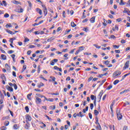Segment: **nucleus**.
<instances>
[{
	"label": "nucleus",
	"mask_w": 130,
	"mask_h": 130,
	"mask_svg": "<svg viewBox=\"0 0 130 130\" xmlns=\"http://www.w3.org/2000/svg\"><path fill=\"white\" fill-rule=\"evenodd\" d=\"M116 113L118 120H120V119H122V115L120 114V111L119 110V109H116Z\"/></svg>",
	"instance_id": "nucleus-1"
},
{
	"label": "nucleus",
	"mask_w": 130,
	"mask_h": 130,
	"mask_svg": "<svg viewBox=\"0 0 130 130\" xmlns=\"http://www.w3.org/2000/svg\"><path fill=\"white\" fill-rule=\"evenodd\" d=\"M120 75H121V72L119 71H116L113 74V78L117 79V78H118V76H120Z\"/></svg>",
	"instance_id": "nucleus-2"
},
{
	"label": "nucleus",
	"mask_w": 130,
	"mask_h": 130,
	"mask_svg": "<svg viewBox=\"0 0 130 130\" xmlns=\"http://www.w3.org/2000/svg\"><path fill=\"white\" fill-rule=\"evenodd\" d=\"M25 119L26 120V123H29L28 121H31L32 120V117L29 114H27L25 115Z\"/></svg>",
	"instance_id": "nucleus-3"
},
{
	"label": "nucleus",
	"mask_w": 130,
	"mask_h": 130,
	"mask_svg": "<svg viewBox=\"0 0 130 130\" xmlns=\"http://www.w3.org/2000/svg\"><path fill=\"white\" fill-rule=\"evenodd\" d=\"M42 102L41 99L39 98L38 96H36V103L37 104H40Z\"/></svg>",
	"instance_id": "nucleus-4"
},
{
	"label": "nucleus",
	"mask_w": 130,
	"mask_h": 130,
	"mask_svg": "<svg viewBox=\"0 0 130 130\" xmlns=\"http://www.w3.org/2000/svg\"><path fill=\"white\" fill-rule=\"evenodd\" d=\"M85 48V47H84L83 46H81L80 47H79V48L76 51V52H75V54H78L79 52H80V51H82V50H84V49Z\"/></svg>",
	"instance_id": "nucleus-5"
},
{
	"label": "nucleus",
	"mask_w": 130,
	"mask_h": 130,
	"mask_svg": "<svg viewBox=\"0 0 130 130\" xmlns=\"http://www.w3.org/2000/svg\"><path fill=\"white\" fill-rule=\"evenodd\" d=\"M129 67V61H127L124 64V67L123 68V69H127L128 68V67Z\"/></svg>",
	"instance_id": "nucleus-6"
},
{
	"label": "nucleus",
	"mask_w": 130,
	"mask_h": 130,
	"mask_svg": "<svg viewBox=\"0 0 130 130\" xmlns=\"http://www.w3.org/2000/svg\"><path fill=\"white\" fill-rule=\"evenodd\" d=\"M123 13L124 14H127L128 15H129L130 11L128 10V9L124 8V11H123Z\"/></svg>",
	"instance_id": "nucleus-7"
},
{
	"label": "nucleus",
	"mask_w": 130,
	"mask_h": 130,
	"mask_svg": "<svg viewBox=\"0 0 130 130\" xmlns=\"http://www.w3.org/2000/svg\"><path fill=\"white\" fill-rule=\"evenodd\" d=\"M6 88H7V90L10 91V92H13L14 91V89H13V87H11L9 85H7L6 86Z\"/></svg>",
	"instance_id": "nucleus-8"
},
{
	"label": "nucleus",
	"mask_w": 130,
	"mask_h": 130,
	"mask_svg": "<svg viewBox=\"0 0 130 130\" xmlns=\"http://www.w3.org/2000/svg\"><path fill=\"white\" fill-rule=\"evenodd\" d=\"M115 103V101H113V102L112 103V104H111V106H110V109H111V112H113V105H114Z\"/></svg>",
	"instance_id": "nucleus-9"
},
{
	"label": "nucleus",
	"mask_w": 130,
	"mask_h": 130,
	"mask_svg": "<svg viewBox=\"0 0 130 130\" xmlns=\"http://www.w3.org/2000/svg\"><path fill=\"white\" fill-rule=\"evenodd\" d=\"M103 95V90H101L98 96L99 99H100V100H101V97H102Z\"/></svg>",
	"instance_id": "nucleus-10"
},
{
	"label": "nucleus",
	"mask_w": 130,
	"mask_h": 130,
	"mask_svg": "<svg viewBox=\"0 0 130 130\" xmlns=\"http://www.w3.org/2000/svg\"><path fill=\"white\" fill-rule=\"evenodd\" d=\"M19 125L15 124L13 125V128L14 129H19Z\"/></svg>",
	"instance_id": "nucleus-11"
},
{
	"label": "nucleus",
	"mask_w": 130,
	"mask_h": 130,
	"mask_svg": "<svg viewBox=\"0 0 130 130\" xmlns=\"http://www.w3.org/2000/svg\"><path fill=\"white\" fill-rule=\"evenodd\" d=\"M36 11H37V12H38V13H39V14H40V15H42V10H41V9H40L39 8H37Z\"/></svg>",
	"instance_id": "nucleus-12"
},
{
	"label": "nucleus",
	"mask_w": 130,
	"mask_h": 130,
	"mask_svg": "<svg viewBox=\"0 0 130 130\" xmlns=\"http://www.w3.org/2000/svg\"><path fill=\"white\" fill-rule=\"evenodd\" d=\"M90 23H95V16L92 17L90 19Z\"/></svg>",
	"instance_id": "nucleus-13"
},
{
	"label": "nucleus",
	"mask_w": 130,
	"mask_h": 130,
	"mask_svg": "<svg viewBox=\"0 0 130 130\" xmlns=\"http://www.w3.org/2000/svg\"><path fill=\"white\" fill-rule=\"evenodd\" d=\"M3 81H7V78L6 77V76H5V74H3L1 77Z\"/></svg>",
	"instance_id": "nucleus-14"
},
{
	"label": "nucleus",
	"mask_w": 130,
	"mask_h": 130,
	"mask_svg": "<svg viewBox=\"0 0 130 130\" xmlns=\"http://www.w3.org/2000/svg\"><path fill=\"white\" fill-rule=\"evenodd\" d=\"M1 57L4 60H6L7 59V56H6L5 55L2 54Z\"/></svg>",
	"instance_id": "nucleus-15"
},
{
	"label": "nucleus",
	"mask_w": 130,
	"mask_h": 130,
	"mask_svg": "<svg viewBox=\"0 0 130 130\" xmlns=\"http://www.w3.org/2000/svg\"><path fill=\"white\" fill-rule=\"evenodd\" d=\"M6 31L8 33H9V34H11V35H14V34H15L14 32L11 31L10 29H7Z\"/></svg>",
	"instance_id": "nucleus-16"
},
{
	"label": "nucleus",
	"mask_w": 130,
	"mask_h": 130,
	"mask_svg": "<svg viewBox=\"0 0 130 130\" xmlns=\"http://www.w3.org/2000/svg\"><path fill=\"white\" fill-rule=\"evenodd\" d=\"M128 75H130V73H128V74H125L124 76H123L122 77V79L121 80V81H122V80H124L125 77H127V76H128Z\"/></svg>",
	"instance_id": "nucleus-17"
},
{
	"label": "nucleus",
	"mask_w": 130,
	"mask_h": 130,
	"mask_svg": "<svg viewBox=\"0 0 130 130\" xmlns=\"http://www.w3.org/2000/svg\"><path fill=\"white\" fill-rule=\"evenodd\" d=\"M13 4H15V5H21V3L20 2L17 1L16 0L13 1Z\"/></svg>",
	"instance_id": "nucleus-18"
},
{
	"label": "nucleus",
	"mask_w": 130,
	"mask_h": 130,
	"mask_svg": "<svg viewBox=\"0 0 130 130\" xmlns=\"http://www.w3.org/2000/svg\"><path fill=\"white\" fill-rule=\"evenodd\" d=\"M31 96H32V93L27 94V98L28 100H31Z\"/></svg>",
	"instance_id": "nucleus-19"
},
{
	"label": "nucleus",
	"mask_w": 130,
	"mask_h": 130,
	"mask_svg": "<svg viewBox=\"0 0 130 130\" xmlns=\"http://www.w3.org/2000/svg\"><path fill=\"white\" fill-rule=\"evenodd\" d=\"M11 57H12L14 62H15L16 61V60H15V57H16V55H15L14 54H13L11 55Z\"/></svg>",
	"instance_id": "nucleus-20"
},
{
	"label": "nucleus",
	"mask_w": 130,
	"mask_h": 130,
	"mask_svg": "<svg viewBox=\"0 0 130 130\" xmlns=\"http://www.w3.org/2000/svg\"><path fill=\"white\" fill-rule=\"evenodd\" d=\"M119 5L120 6H124V5H125V3L123 2V0H120Z\"/></svg>",
	"instance_id": "nucleus-21"
},
{
	"label": "nucleus",
	"mask_w": 130,
	"mask_h": 130,
	"mask_svg": "<svg viewBox=\"0 0 130 130\" xmlns=\"http://www.w3.org/2000/svg\"><path fill=\"white\" fill-rule=\"evenodd\" d=\"M52 40H54V38L53 37H52L49 38L47 40V42H50V41H52Z\"/></svg>",
	"instance_id": "nucleus-22"
},
{
	"label": "nucleus",
	"mask_w": 130,
	"mask_h": 130,
	"mask_svg": "<svg viewBox=\"0 0 130 130\" xmlns=\"http://www.w3.org/2000/svg\"><path fill=\"white\" fill-rule=\"evenodd\" d=\"M128 91H129V90H126V89H125V90H124L121 91V92H120V94H124V93H125V92H128Z\"/></svg>",
	"instance_id": "nucleus-23"
},
{
	"label": "nucleus",
	"mask_w": 130,
	"mask_h": 130,
	"mask_svg": "<svg viewBox=\"0 0 130 130\" xmlns=\"http://www.w3.org/2000/svg\"><path fill=\"white\" fill-rule=\"evenodd\" d=\"M90 98L91 99V100H95V99H96V96H95L94 95L91 94L90 95Z\"/></svg>",
	"instance_id": "nucleus-24"
},
{
	"label": "nucleus",
	"mask_w": 130,
	"mask_h": 130,
	"mask_svg": "<svg viewBox=\"0 0 130 130\" xmlns=\"http://www.w3.org/2000/svg\"><path fill=\"white\" fill-rule=\"evenodd\" d=\"M26 68H27V66L26 65H24L23 67L21 73H23V72H24L25 70H26Z\"/></svg>",
	"instance_id": "nucleus-25"
},
{
	"label": "nucleus",
	"mask_w": 130,
	"mask_h": 130,
	"mask_svg": "<svg viewBox=\"0 0 130 130\" xmlns=\"http://www.w3.org/2000/svg\"><path fill=\"white\" fill-rule=\"evenodd\" d=\"M71 25L72 26V27H76V26H77V25L76 24H75V22H71Z\"/></svg>",
	"instance_id": "nucleus-26"
},
{
	"label": "nucleus",
	"mask_w": 130,
	"mask_h": 130,
	"mask_svg": "<svg viewBox=\"0 0 130 130\" xmlns=\"http://www.w3.org/2000/svg\"><path fill=\"white\" fill-rule=\"evenodd\" d=\"M43 86H44V84H43V83H42V82H41V83H40V85H39L38 86V87L39 88H41V87H43Z\"/></svg>",
	"instance_id": "nucleus-27"
},
{
	"label": "nucleus",
	"mask_w": 130,
	"mask_h": 130,
	"mask_svg": "<svg viewBox=\"0 0 130 130\" xmlns=\"http://www.w3.org/2000/svg\"><path fill=\"white\" fill-rule=\"evenodd\" d=\"M104 64H106V66H108V64H109V63L110 62V61H108V60H106V61H104Z\"/></svg>",
	"instance_id": "nucleus-28"
},
{
	"label": "nucleus",
	"mask_w": 130,
	"mask_h": 130,
	"mask_svg": "<svg viewBox=\"0 0 130 130\" xmlns=\"http://www.w3.org/2000/svg\"><path fill=\"white\" fill-rule=\"evenodd\" d=\"M94 115L96 116L99 114V112L97 111V110H94Z\"/></svg>",
	"instance_id": "nucleus-29"
},
{
	"label": "nucleus",
	"mask_w": 130,
	"mask_h": 130,
	"mask_svg": "<svg viewBox=\"0 0 130 130\" xmlns=\"http://www.w3.org/2000/svg\"><path fill=\"white\" fill-rule=\"evenodd\" d=\"M29 124H29V123H27L25 124V128H26V129H28Z\"/></svg>",
	"instance_id": "nucleus-30"
},
{
	"label": "nucleus",
	"mask_w": 130,
	"mask_h": 130,
	"mask_svg": "<svg viewBox=\"0 0 130 130\" xmlns=\"http://www.w3.org/2000/svg\"><path fill=\"white\" fill-rule=\"evenodd\" d=\"M50 79H52V80L53 82H55V80H56V78H55V77L50 76Z\"/></svg>",
	"instance_id": "nucleus-31"
},
{
	"label": "nucleus",
	"mask_w": 130,
	"mask_h": 130,
	"mask_svg": "<svg viewBox=\"0 0 130 130\" xmlns=\"http://www.w3.org/2000/svg\"><path fill=\"white\" fill-rule=\"evenodd\" d=\"M50 109H52V110H54L55 109V106H51L49 107Z\"/></svg>",
	"instance_id": "nucleus-32"
},
{
	"label": "nucleus",
	"mask_w": 130,
	"mask_h": 130,
	"mask_svg": "<svg viewBox=\"0 0 130 130\" xmlns=\"http://www.w3.org/2000/svg\"><path fill=\"white\" fill-rule=\"evenodd\" d=\"M119 82V80H116L114 81L113 84L114 85H116L117 84H118V82Z\"/></svg>",
	"instance_id": "nucleus-33"
},
{
	"label": "nucleus",
	"mask_w": 130,
	"mask_h": 130,
	"mask_svg": "<svg viewBox=\"0 0 130 130\" xmlns=\"http://www.w3.org/2000/svg\"><path fill=\"white\" fill-rule=\"evenodd\" d=\"M43 11H44V15L46 16V15H47V9H44L43 10Z\"/></svg>",
	"instance_id": "nucleus-34"
},
{
	"label": "nucleus",
	"mask_w": 130,
	"mask_h": 130,
	"mask_svg": "<svg viewBox=\"0 0 130 130\" xmlns=\"http://www.w3.org/2000/svg\"><path fill=\"white\" fill-rule=\"evenodd\" d=\"M54 100L53 99L50 98L47 99V101H50V102H53Z\"/></svg>",
	"instance_id": "nucleus-35"
},
{
	"label": "nucleus",
	"mask_w": 130,
	"mask_h": 130,
	"mask_svg": "<svg viewBox=\"0 0 130 130\" xmlns=\"http://www.w3.org/2000/svg\"><path fill=\"white\" fill-rule=\"evenodd\" d=\"M9 124H10V122H9L8 121H6L5 122V126H8V125H9Z\"/></svg>",
	"instance_id": "nucleus-36"
},
{
	"label": "nucleus",
	"mask_w": 130,
	"mask_h": 130,
	"mask_svg": "<svg viewBox=\"0 0 130 130\" xmlns=\"http://www.w3.org/2000/svg\"><path fill=\"white\" fill-rule=\"evenodd\" d=\"M93 46H95V47H96V48H98V49L101 48V47L97 45V44H93Z\"/></svg>",
	"instance_id": "nucleus-37"
},
{
	"label": "nucleus",
	"mask_w": 130,
	"mask_h": 130,
	"mask_svg": "<svg viewBox=\"0 0 130 130\" xmlns=\"http://www.w3.org/2000/svg\"><path fill=\"white\" fill-rule=\"evenodd\" d=\"M95 120H96L95 124H97L98 123H99V120L98 119V117L96 116L95 117Z\"/></svg>",
	"instance_id": "nucleus-38"
},
{
	"label": "nucleus",
	"mask_w": 130,
	"mask_h": 130,
	"mask_svg": "<svg viewBox=\"0 0 130 130\" xmlns=\"http://www.w3.org/2000/svg\"><path fill=\"white\" fill-rule=\"evenodd\" d=\"M14 52H15V51L11 50L8 52V53H9V54H12V53H14Z\"/></svg>",
	"instance_id": "nucleus-39"
},
{
	"label": "nucleus",
	"mask_w": 130,
	"mask_h": 130,
	"mask_svg": "<svg viewBox=\"0 0 130 130\" xmlns=\"http://www.w3.org/2000/svg\"><path fill=\"white\" fill-rule=\"evenodd\" d=\"M112 85H110L107 88V90H110V89H112Z\"/></svg>",
	"instance_id": "nucleus-40"
},
{
	"label": "nucleus",
	"mask_w": 130,
	"mask_h": 130,
	"mask_svg": "<svg viewBox=\"0 0 130 130\" xmlns=\"http://www.w3.org/2000/svg\"><path fill=\"white\" fill-rule=\"evenodd\" d=\"M13 86L15 90H17V89H18V86H17V84H16L15 83H14Z\"/></svg>",
	"instance_id": "nucleus-41"
},
{
	"label": "nucleus",
	"mask_w": 130,
	"mask_h": 130,
	"mask_svg": "<svg viewBox=\"0 0 130 130\" xmlns=\"http://www.w3.org/2000/svg\"><path fill=\"white\" fill-rule=\"evenodd\" d=\"M40 78L41 79H43L44 80V81H47V79L44 78V77H43V76L42 75H40Z\"/></svg>",
	"instance_id": "nucleus-42"
},
{
	"label": "nucleus",
	"mask_w": 130,
	"mask_h": 130,
	"mask_svg": "<svg viewBox=\"0 0 130 130\" xmlns=\"http://www.w3.org/2000/svg\"><path fill=\"white\" fill-rule=\"evenodd\" d=\"M79 115L80 117H83L85 116V115H83V113L82 112H79Z\"/></svg>",
	"instance_id": "nucleus-43"
},
{
	"label": "nucleus",
	"mask_w": 130,
	"mask_h": 130,
	"mask_svg": "<svg viewBox=\"0 0 130 130\" xmlns=\"http://www.w3.org/2000/svg\"><path fill=\"white\" fill-rule=\"evenodd\" d=\"M51 95H55L56 96H57V95H59V93L58 92L51 93Z\"/></svg>",
	"instance_id": "nucleus-44"
},
{
	"label": "nucleus",
	"mask_w": 130,
	"mask_h": 130,
	"mask_svg": "<svg viewBox=\"0 0 130 130\" xmlns=\"http://www.w3.org/2000/svg\"><path fill=\"white\" fill-rule=\"evenodd\" d=\"M4 17H5V18H9L10 17V15H9V14H8V13H6L4 15Z\"/></svg>",
	"instance_id": "nucleus-45"
},
{
	"label": "nucleus",
	"mask_w": 130,
	"mask_h": 130,
	"mask_svg": "<svg viewBox=\"0 0 130 130\" xmlns=\"http://www.w3.org/2000/svg\"><path fill=\"white\" fill-rule=\"evenodd\" d=\"M113 47L115 49H116V48L117 49V48H119V46H117L116 45H113Z\"/></svg>",
	"instance_id": "nucleus-46"
},
{
	"label": "nucleus",
	"mask_w": 130,
	"mask_h": 130,
	"mask_svg": "<svg viewBox=\"0 0 130 130\" xmlns=\"http://www.w3.org/2000/svg\"><path fill=\"white\" fill-rule=\"evenodd\" d=\"M93 79V77L91 76L88 79V82H91L92 80Z\"/></svg>",
	"instance_id": "nucleus-47"
},
{
	"label": "nucleus",
	"mask_w": 130,
	"mask_h": 130,
	"mask_svg": "<svg viewBox=\"0 0 130 130\" xmlns=\"http://www.w3.org/2000/svg\"><path fill=\"white\" fill-rule=\"evenodd\" d=\"M25 109L26 112H29V107H28V106H26L25 107Z\"/></svg>",
	"instance_id": "nucleus-48"
},
{
	"label": "nucleus",
	"mask_w": 130,
	"mask_h": 130,
	"mask_svg": "<svg viewBox=\"0 0 130 130\" xmlns=\"http://www.w3.org/2000/svg\"><path fill=\"white\" fill-rule=\"evenodd\" d=\"M1 129L2 130H7V127L3 126L1 127Z\"/></svg>",
	"instance_id": "nucleus-49"
},
{
	"label": "nucleus",
	"mask_w": 130,
	"mask_h": 130,
	"mask_svg": "<svg viewBox=\"0 0 130 130\" xmlns=\"http://www.w3.org/2000/svg\"><path fill=\"white\" fill-rule=\"evenodd\" d=\"M9 27H10V28H12V25H9V24H6V28H9Z\"/></svg>",
	"instance_id": "nucleus-50"
},
{
	"label": "nucleus",
	"mask_w": 130,
	"mask_h": 130,
	"mask_svg": "<svg viewBox=\"0 0 130 130\" xmlns=\"http://www.w3.org/2000/svg\"><path fill=\"white\" fill-rule=\"evenodd\" d=\"M94 108V105L93 104H90V109L92 110Z\"/></svg>",
	"instance_id": "nucleus-51"
},
{
	"label": "nucleus",
	"mask_w": 130,
	"mask_h": 130,
	"mask_svg": "<svg viewBox=\"0 0 130 130\" xmlns=\"http://www.w3.org/2000/svg\"><path fill=\"white\" fill-rule=\"evenodd\" d=\"M5 67H6V68H7V69H8V70H9V69H10V66H9V64L8 63L5 64Z\"/></svg>",
	"instance_id": "nucleus-52"
},
{
	"label": "nucleus",
	"mask_w": 130,
	"mask_h": 130,
	"mask_svg": "<svg viewBox=\"0 0 130 130\" xmlns=\"http://www.w3.org/2000/svg\"><path fill=\"white\" fill-rule=\"evenodd\" d=\"M62 16H63V18H66V11H63Z\"/></svg>",
	"instance_id": "nucleus-53"
},
{
	"label": "nucleus",
	"mask_w": 130,
	"mask_h": 130,
	"mask_svg": "<svg viewBox=\"0 0 130 130\" xmlns=\"http://www.w3.org/2000/svg\"><path fill=\"white\" fill-rule=\"evenodd\" d=\"M29 48H35V46L33 45H30L29 46Z\"/></svg>",
	"instance_id": "nucleus-54"
},
{
	"label": "nucleus",
	"mask_w": 130,
	"mask_h": 130,
	"mask_svg": "<svg viewBox=\"0 0 130 130\" xmlns=\"http://www.w3.org/2000/svg\"><path fill=\"white\" fill-rule=\"evenodd\" d=\"M86 22H88V19L85 18L84 20L82 21V23H86Z\"/></svg>",
	"instance_id": "nucleus-55"
},
{
	"label": "nucleus",
	"mask_w": 130,
	"mask_h": 130,
	"mask_svg": "<svg viewBox=\"0 0 130 130\" xmlns=\"http://www.w3.org/2000/svg\"><path fill=\"white\" fill-rule=\"evenodd\" d=\"M88 115H89V118L90 119H92V114L91 113H89Z\"/></svg>",
	"instance_id": "nucleus-56"
},
{
	"label": "nucleus",
	"mask_w": 130,
	"mask_h": 130,
	"mask_svg": "<svg viewBox=\"0 0 130 130\" xmlns=\"http://www.w3.org/2000/svg\"><path fill=\"white\" fill-rule=\"evenodd\" d=\"M29 39H27V38H25L24 39V42H27L28 41H29Z\"/></svg>",
	"instance_id": "nucleus-57"
},
{
	"label": "nucleus",
	"mask_w": 130,
	"mask_h": 130,
	"mask_svg": "<svg viewBox=\"0 0 130 130\" xmlns=\"http://www.w3.org/2000/svg\"><path fill=\"white\" fill-rule=\"evenodd\" d=\"M50 64L51 66H54V62L53 61V60L51 61Z\"/></svg>",
	"instance_id": "nucleus-58"
},
{
	"label": "nucleus",
	"mask_w": 130,
	"mask_h": 130,
	"mask_svg": "<svg viewBox=\"0 0 130 130\" xmlns=\"http://www.w3.org/2000/svg\"><path fill=\"white\" fill-rule=\"evenodd\" d=\"M5 96L3 95L2 93L1 94V99L4 100Z\"/></svg>",
	"instance_id": "nucleus-59"
},
{
	"label": "nucleus",
	"mask_w": 130,
	"mask_h": 130,
	"mask_svg": "<svg viewBox=\"0 0 130 130\" xmlns=\"http://www.w3.org/2000/svg\"><path fill=\"white\" fill-rule=\"evenodd\" d=\"M0 50H1V51H2V52L3 53H6V51H5V50H3V49H2V48H0Z\"/></svg>",
	"instance_id": "nucleus-60"
},
{
	"label": "nucleus",
	"mask_w": 130,
	"mask_h": 130,
	"mask_svg": "<svg viewBox=\"0 0 130 130\" xmlns=\"http://www.w3.org/2000/svg\"><path fill=\"white\" fill-rule=\"evenodd\" d=\"M3 5L5 6V7H6L7 3H6V1H3Z\"/></svg>",
	"instance_id": "nucleus-61"
},
{
	"label": "nucleus",
	"mask_w": 130,
	"mask_h": 130,
	"mask_svg": "<svg viewBox=\"0 0 130 130\" xmlns=\"http://www.w3.org/2000/svg\"><path fill=\"white\" fill-rule=\"evenodd\" d=\"M27 54L30 55V54H31V50H28L27 52Z\"/></svg>",
	"instance_id": "nucleus-62"
},
{
	"label": "nucleus",
	"mask_w": 130,
	"mask_h": 130,
	"mask_svg": "<svg viewBox=\"0 0 130 130\" xmlns=\"http://www.w3.org/2000/svg\"><path fill=\"white\" fill-rule=\"evenodd\" d=\"M123 130H127V126H124L123 127Z\"/></svg>",
	"instance_id": "nucleus-63"
},
{
	"label": "nucleus",
	"mask_w": 130,
	"mask_h": 130,
	"mask_svg": "<svg viewBox=\"0 0 130 130\" xmlns=\"http://www.w3.org/2000/svg\"><path fill=\"white\" fill-rule=\"evenodd\" d=\"M130 6V1L129 0L128 3H127L126 7H128Z\"/></svg>",
	"instance_id": "nucleus-64"
}]
</instances>
